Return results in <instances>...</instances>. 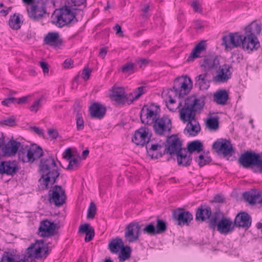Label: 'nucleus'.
Wrapping results in <instances>:
<instances>
[{
  "instance_id": "ea45409f",
  "label": "nucleus",
  "mask_w": 262,
  "mask_h": 262,
  "mask_svg": "<svg viewBox=\"0 0 262 262\" xmlns=\"http://www.w3.org/2000/svg\"><path fill=\"white\" fill-rule=\"evenodd\" d=\"M118 259L120 262H123L128 259L131 256L132 249L130 246H124L120 251Z\"/></svg>"
},
{
  "instance_id": "5fc2aeb1",
  "label": "nucleus",
  "mask_w": 262,
  "mask_h": 262,
  "mask_svg": "<svg viewBox=\"0 0 262 262\" xmlns=\"http://www.w3.org/2000/svg\"><path fill=\"white\" fill-rule=\"evenodd\" d=\"M145 87L140 86L136 88L133 91V94H134V99H135V100L138 99L141 96L145 93Z\"/></svg>"
},
{
  "instance_id": "b1692460",
  "label": "nucleus",
  "mask_w": 262,
  "mask_h": 262,
  "mask_svg": "<svg viewBox=\"0 0 262 262\" xmlns=\"http://www.w3.org/2000/svg\"><path fill=\"white\" fill-rule=\"evenodd\" d=\"M18 169L15 161H2L0 163V173L1 174L13 176L16 173Z\"/></svg>"
},
{
  "instance_id": "393cba45",
  "label": "nucleus",
  "mask_w": 262,
  "mask_h": 262,
  "mask_svg": "<svg viewBox=\"0 0 262 262\" xmlns=\"http://www.w3.org/2000/svg\"><path fill=\"white\" fill-rule=\"evenodd\" d=\"M111 99L119 104H124L125 101V89L122 87H113L112 89Z\"/></svg>"
},
{
  "instance_id": "c756f323",
  "label": "nucleus",
  "mask_w": 262,
  "mask_h": 262,
  "mask_svg": "<svg viewBox=\"0 0 262 262\" xmlns=\"http://www.w3.org/2000/svg\"><path fill=\"white\" fill-rule=\"evenodd\" d=\"M219 64V61L217 59L212 56H208L203 59L201 65L205 71H210L216 69Z\"/></svg>"
},
{
  "instance_id": "473e14b6",
  "label": "nucleus",
  "mask_w": 262,
  "mask_h": 262,
  "mask_svg": "<svg viewBox=\"0 0 262 262\" xmlns=\"http://www.w3.org/2000/svg\"><path fill=\"white\" fill-rule=\"evenodd\" d=\"M206 49V43L204 41H202L198 43L192 50L190 55L188 57L187 61L188 62L193 61L194 59L201 57L200 54Z\"/></svg>"
},
{
  "instance_id": "13d9d810",
  "label": "nucleus",
  "mask_w": 262,
  "mask_h": 262,
  "mask_svg": "<svg viewBox=\"0 0 262 262\" xmlns=\"http://www.w3.org/2000/svg\"><path fill=\"white\" fill-rule=\"evenodd\" d=\"M191 6L193 9L194 11L196 12L202 13V9L201 8V6L199 3V1H194L192 2L191 4Z\"/></svg>"
},
{
  "instance_id": "4468645a",
  "label": "nucleus",
  "mask_w": 262,
  "mask_h": 262,
  "mask_svg": "<svg viewBox=\"0 0 262 262\" xmlns=\"http://www.w3.org/2000/svg\"><path fill=\"white\" fill-rule=\"evenodd\" d=\"M151 137L150 130L147 127L142 126L135 131L132 140L137 145L144 146L149 143Z\"/></svg>"
},
{
  "instance_id": "72a5a7b5",
  "label": "nucleus",
  "mask_w": 262,
  "mask_h": 262,
  "mask_svg": "<svg viewBox=\"0 0 262 262\" xmlns=\"http://www.w3.org/2000/svg\"><path fill=\"white\" fill-rule=\"evenodd\" d=\"M35 248V258H42L44 255L45 257L48 254V247L44 246L43 241H37Z\"/></svg>"
},
{
  "instance_id": "a18cd8bd",
  "label": "nucleus",
  "mask_w": 262,
  "mask_h": 262,
  "mask_svg": "<svg viewBox=\"0 0 262 262\" xmlns=\"http://www.w3.org/2000/svg\"><path fill=\"white\" fill-rule=\"evenodd\" d=\"M209 219L208 223L209 228L212 230H215L218 226V223L221 219L220 214L215 212Z\"/></svg>"
},
{
  "instance_id": "e433bc0d",
  "label": "nucleus",
  "mask_w": 262,
  "mask_h": 262,
  "mask_svg": "<svg viewBox=\"0 0 262 262\" xmlns=\"http://www.w3.org/2000/svg\"><path fill=\"white\" fill-rule=\"evenodd\" d=\"M213 98L217 104L225 105L228 99V94L225 90H219L214 94Z\"/></svg>"
},
{
  "instance_id": "338daca9",
  "label": "nucleus",
  "mask_w": 262,
  "mask_h": 262,
  "mask_svg": "<svg viewBox=\"0 0 262 262\" xmlns=\"http://www.w3.org/2000/svg\"><path fill=\"white\" fill-rule=\"evenodd\" d=\"M41 101V99H39L36 100L34 103L30 106V110L31 112H34L35 113L37 112L38 108L40 105V102Z\"/></svg>"
},
{
  "instance_id": "a211bd4d",
  "label": "nucleus",
  "mask_w": 262,
  "mask_h": 262,
  "mask_svg": "<svg viewBox=\"0 0 262 262\" xmlns=\"http://www.w3.org/2000/svg\"><path fill=\"white\" fill-rule=\"evenodd\" d=\"M261 30V25L255 21H253L251 24L245 28V31L247 33L246 36L252 38L254 41L253 42H254V43H255V45H256L257 43L258 44L257 46H255L254 50H257L260 46L256 35L260 34Z\"/></svg>"
},
{
  "instance_id": "864d4df0",
  "label": "nucleus",
  "mask_w": 262,
  "mask_h": 262,
  "mask_svg": "<svg viewBox=\"0 0 262 262\" xmlns=\"http://www.w3.org/2000/svg\"><path fill=\"white\" fill-rule=\"evenodd\" d=\"M143 231L144 233L149 235H154L157 234L156 227L153 223H150L146 225L143 229Z\"/></svg>"
},
{
  "instance_id": "f03ea898",
  "label": "nucleus",
  "mask_w": 262,
  "mask_h": 262,
  "mask_svg": "<svg viewBox=\"0 0 262 262\" xmlns=\"http://www.w3.org/2000/svg\"><path fill=\"white\" fill-rule=\"evenodd\" d=\"M222 45L227 51L242 47L244 50L248 52L254 50L255 46L252 38L243 36L239 32L230 33L222 37Z\"/></svg>"
},
{
  "instance_id": "5701e85b",
  "label": "nucleus",
  "mask_w": 262,
  "mask_h": 262,
  "mask_svg": "<svg viewBox=\"0 0 262 262\" xmlns=\"http://www.w3.org/2000/svg\"><path fill=\"white\" fill-rule=\"evenodd\" d=\"M234 228V224L229 219L222 216L217 226V230L221 234H227L231 232Z\"/></svg>"
},
{
  "instance_id": "6e6d98bb",
  "label": "nucleus",
  "mask_w": 262,
  "mask_h": 262,
  "mask_svg": "<svg viewBox=\"0 0 262 262\" xmlns=\"http://www.w3.org/2000/svg\"><path fill=\"white\" fill-rule=\"evenodd\" d=\"M134 65L133 63L129 62L122 66L121 71L124 73L131 72L134 69Z\"/></svg>"
},
{
  "instance_id": "69168bd1",
  "label": "nucleus",
  "mask_w": 262,
  "mask_h": 262,
  "mask_svg": "<svg viewBox=\"0 0 262 262\" xmlns=\"http://www.w3.org/2000/svg\"><path fill=\"white\" fill-rule=\"evenodd\" d=\"M48 134L51 139H56L58 136V132L56 129L53 128L48 129Z\"/></svg>"
},
{
  "instance_id": "0e129e2a",
  "label": "nucleus",
  "mask_w": 262,
  "mask_h": 262,
  "mask_svg": "<svg viewBox=\"0 0 262 262\" xmlns=\"http://www.w3.org/2000/svg\"><path fill=\"white\" fill-rule=\"evenodd\" d=\"M73 157V155L72 154V150L70 148L66 149L62 156L63 158L67 161L70 160Z\"/></svg>"
},
{
  "instance_id": "c03bdc74",
  "label": "nucleus",
  "mask_w": 262,
  "mask_h": 262,
  "mask_svg": "<svg viewBox=\"0 0 262 262\" xmlns=\"http://www.w3.org/2000/svg\"><path fill=\"white\" fill-rule=\"evenodd\" d=\"M0 262H20L16 258L13 252L5 251L2 256Z\"/></svg>"
},
{
  "instance_id": "4d7b16f0",
  "label": "nucleus",
  "mask_w": 262,
  "mask_h": 262,
  "mask_svg": "<svg viewBox=\"0 0 262 262\" xmlns=\"http://www.w3.org/2000/svg\"><path fill=\"white\" fill-rule=\"evenodd\" d=\"M76 127L78 130H82L84 128L83 120L79 115H77L76 118Z\"/></svg>"
},
{
  "instance_id": "09e8293b",
  "label": "nucleus",
  "mask_w": 262,
  "mask_h": 262,
  "mask_svg": "<svg viewBox=\"0 0 262 262\" xmlns=\"http://www.w3.org/2000/svg\"><path fill=\"white\" fill-rule=\"evenodd\" d=\"M69 163L67 168L68 170H76L79 166L81 162L80 158H72L68 160Z\"/></svg>"
},
{
  "instance_id": "8fccbe9b",
  "label": "nucleus",
  "mask_w": 262,
  "mask_h": 262,
  "mask_svg": "<svg viewBox=\"0 0 262 262\" xmlns=\"http://www.w3.org/2000/svg\"><path fill=\"white\" fill-rule=\"evenodd\" d=\"M96 213V207L94 202H91L90 204L89 207L87 212L88 219H94Z\"/></svg>"
},
{
  "instance_id": "cd10ccee",
  "label": "nucleus",
  "mask_w": 262,
  "mask_h": 262,
  "mask_svg": "<svg viewBox=\"0 0 262 262\" xmlns=\"http://www.w3.org/2000/svg\"><path fill=\"white\" fill-rule=\"evenodd\" d=\"M231 67L225 64L220 67L219 74L216 76L215 79L217 81L224 82L227 81L230 77L231 73L230 71Z\"/></svg>"
},
{
  "instance_id": "f3484780",
  "label": "nucleus",
  "mask_w": 262,
  "mask_h": 262,
  "mask_svg": "<svg viewBox=\"0 0 262 262\" xmlns=\"http://www.w3.org/2000/svg\"><path fill=\"white\" fill-rule=\"evenodd\" d=\"M140 226L137 223L132 222L125 228L124 237L126 241L134 243L139 239L140 234Z\"/></svg>"
},
{
  "instance_id": "58836bf2",
  "label": "nucleus",
  "mask_w": 262,
  "mask_h": 262,
  "mask_svg": "<svg viewBox=\"0 0 262 262\" xmlns=\"http://www.w3.org/2000/svg\"><path fill=\"white\" fill-rule=\"evenodd\" d=\"M20 15L19 14L15 13L13 15L11 16L9 20V25L11 28L13 30H18L23 22L20 20ZM22 17V15H21Z\"/></svg>"
},
{
  "instance_id": "0eeeda50",
  "label": "nucleus",
  "mask_w": 262,
  "mask_h": 262,
  "mask_svg": "<svg viewBox=\"0 0 262 262\" xmlns=\"http://www.w3.org/2000/svg\"><path fill=\"white\" fill-rule=\"evenodd\" d=\"M238 162L244 168L255 167L262 173V154L246 151L241 155Z\"/></svg>"
},
{
  "instance_id": "1a4fd4ad",
  "label": "nucleus",
  "mask_w": 262,
  "mask_h": 262,
  "mask_svg": "<svg viewBox=\"0 0 262 262\" xmlns=\"http://www.w3.org/2000/svg\"><path fill=\"white\" fill-rule=\"evenodd\" d=\"M156 135L161 137H167L169 135L172 128V122L167 115L160 116L152 125Z\"/></svg>"
},
{
  "instance_id": "7ed1b4c3",
  "label": "nucleus",
  "mask_w": 262,
  "mask_h": 262,
  "mask_svg": "<svg viewBox=\"0 0 262 262\" xmlns=\"http://www.w3.org/2000/svg\"><path fill=\"white\" fill-rule=\"evenodd\" d=\"M180 76L177 77L174 81L173 89L164 90L162 93V97L166 103V105L171 112H176L180 106V102L177 103L176 98H180Z\"/></svg>"
},
{
  "instance_id": "f704fd0d",
  "label": "nucleus",
  "mask_w": 262,
  "mask_h": 262,
  "mask_svg": "<svg viewBox=\"0 0 262 262\" xmlns=\"http://www.w3.org/2000/svg\"><path fill=\"white\" fill-rule=\"evenodd\" d=\"M124 246L122 239L119 237L112 239L108 244V249L113 253H117Z\"/></svg>"
},
{
  "instance_id": "2f4dec72",
  "label": "nucleus",
  "mask_w": 262,
  "mask_h": 262,
  "mask_svg": "<svg viewBox=\"0 0 262 262\" xmlns=\"http://www.w3.org/2000/svg\"><path fill=\"white\" fill-rule=\"evenodd\" d=\"M203 144L200 140H194L188 143L186 151L192 155L193 152L201 153L203 151Z\"/></svg>"
},
{
  "instance_id": "e2e57ef3",
  "label": "nucleus",
  "mask_w": 262,
  "mask_h": 262,
  "mask_svg": "<svg viewBox=\"0 0 262 262\" xmlns=\"http://www.w3.org/2000/svg\"><path fill=\"white\" fill-rule=\"evenodd\" d=\"M16 100L17 99L15 97H9L2 101V104L4 106H9L11 104L14 103Z\"/></svg>"
},
{
  "instance_id": "2eb2a0df",
  "label": "nucleus",
  "mask_w": 262,
  "mask_h": 262,
  "mask_svg": "<svg viewBox=\"0 0 262 262\" xmlns=\"http://www.w3.org/2000/svg\"><path fill=\"white\" fill-rule=\"evenodd\" d=\"M212 149L219 154H222L224 156H231L233 153L231 142L223 138L218 139L213 143Z\"/></svg>"
},
{
  "instance_id": "aec40b11",
  "label": "nucleus",
  "mask_w": 262,
  "mask_h": 262,
  "mask_svg": "<svg viewBox=\"0 0 262 262\" xmlns=\"http://www.w3.org/2000/svg\"><path fill=\"white\" fill-rule=\"evenodd\" d=\"M148 155L152 159H158L161 157L163 155L166 153L165 150L164 144H154L147 145L146 146Z\"/></svg>"
},
{
  "instance_id": "9d476101",
  "label": "nucleus",
  "mask_w": 262,
  "mask_h": 262,
  "mask_svg": "<svg viewBox=\"0 0 262 262\" xmlns=\"http://www.w3.org/2000/svg\"><path fill=\"white\" fill-rule=\"evenodd\" d=\"M181 120L184 123H187L186 126L184 129V134L188 136H195L201 130V127L195 116H193L190 113L185 115L181 112Z\"/></svg>"
},
{
  "instance_id": "680f3d73",
  "label": "nucleus",
  "mask_w": 262,
  "mask_h": 262,
  "mask_svg": "<svg viewBox=\"0 0 262 262\" xmlns=\"http://www.w3.org/2000/svg\"><path fill=\"white\" fill-rule=\"evenodd\" d=\"M136 61L138 63L140 64V67H142V66H146L152 62V60L143 58H139L136 60Z\"/></svg>"
},
{
  "instance_id": "49530a36",
  "label": "nucleus",
  "mask_w": 262,
  "mask_h": 262,
  "mask_svg": "<svg viewBox=\"0 0 262 262\" xmlns=\"http://www.w3.org/2000/svg\"><path fill=\"white\" fill-rule=\"evenodd\" d=\"M191 155L186 151L185 148L181 147V165L183 166L189 165L191 162Z\"/></svg>"
},
{
  "instance_id": "bb28decb",
  "label": "nucleus",
  "mask_w": 262,
  "mask_h": 262,
  "mask_svg": "<svg viewBox=\"0 0 262 262\" xmlns=\"http://www.w3.org/2000/svg\"><path fill=\"white\" fill-rule=\"evenodd\" d=\"M43 41L47 45L54 47L60 46L62 43V39L57 32H49L45 37Z\"/></svg>"
},
{
  "instance_id": "4c0bfd02",
  "label": "nucleus",
  "mask_w": 262,
  "mask_h": 262,
  "mask_svg": "<svg viewBox=\"0 0 262 262\" xmlns=\"http://www.w3.org/2000/svg\"><path fill=\"white\" fill-rule=\"evenodd\" d=\"M209 152V151H203L199 156L195 157V161L200 167H203L211 162V158L208 156Z\"/></svg>"
},
{
  "instance_id": "3c124183",
  "label": "nucleus",
  "mask_w": 262,
  "mask_h": 262,
  "mask_svg": "<svg viewBox=\"0 0 262 262\" xmlns=\"http://www.w3.org/2000/svg\"><path fill=\"white\" fill-rule=\"evenodd\" d=\"M35 244H32L31 246L27 249L25 252V258L27 259L32 257L35 258Z\"/></svg>"
},
{
  "instance_id": "412c9836",
  "label": "nucleus",
  "mask_w": 262,
  "mask_h": 262,
  "mask_svg": "<svg viewBox=\"0 0 262 262\" xmlns=\"http://www.w3.org/2000/svg\"><path fill=\"white\" fill-rule=\"evenodd\" d=\"M21 144L16 140L11 139L7 144L2 147V151L4 155L8 156H14L19 149L23 147Z\"/></svg>"
},
{
  "instance_id": "20e7f679",
  "label": "nucleus",
  "mask_w": 262,
  "mask_h": 262,
  "mask_svg": "<svg viewBox=\"0 0 262 262\" xmlns=\"http://www.w3.org/2000/svg\"><path fill=\"white\" fill-rule=\"evenodd\" d=\"M43 155L42 149L34 144L21 147L18 151V159L23 163H32Z\"/></svg>"
},
{
  "instance_id": "a19ab883",
  "label": "nucleus",
  "mask_w": 262,
  "mask_h": 262,
  "mask_svg": "<svg viewBox=\"0 0 262 262\" xmlns=\"http://www.w3.org/2000/svg\"><path fill=\"white\" fill-rule=\"evenodd\" d=\"M207 74L204 73L196 77L195 81L201 90H206L209 86V80L207 79Z\"/></svg>"
},
{
  "instance_id": "de8ad7c7",
  "label": "nucleus",
  "mask_w": 262,
  "mask_h": 262,
  "mask_svg": "<svg viewBox=\"0 0 262 262\" xmlns=\"http://www.w3.org/2000/svg\"><path fill=\"white\" fill-rule=\"evenodd\" d=\"M167 230L166 223L161 219L157 220V225L156 230L157 234H161L165 232Z\"/></svg>"
},
{
  "instance_id": "f257e3e1",
  "label": "nucleus",
  "mask_w": 262,
  "mask_h": 262,
  "mask_svg": "<svg viewBox=\"0 0 262 262\" xmlns=\"http://www.w3.org/2000/svg\"><path fill=\"white\" fill-rule=\"evenodd\" d=\"M39 170L41 177L38 182L42 190H47L50 184L53 185L56 182L60 174L59 168L54 159L49 157L40 160Z\"/></svg>"
},
{
  "instance_id": "423d86ee",
  "label": "nucleus",
  "mask_w": 262,
  "mask_h": 262,
  "mask_svg": "<svg viewBox=\"0 0 262 262\" xmlns=\"http://www.w3.org/2000/svg\"><path fill=\"white\" fill-rule=\"evenodd\" d=\"M161 109L159 105L151 103L144 105L140 113L142 123L152 126L160 117Z\"/></svg>"
},
{
  "instance_id": "6ab92c4d",
  "label": "nucleus",
  "mask_w": 262,
  "mask_h": 262,
  "mask_svg": "<svg viewBox=\"0 0 262 262\" xmlns=\"http://www.w3.org/2000/svg\"><path fill=\"white\" fill-rule=\"evenodd\" d=\"M89 111L91 118L101 119L104 117L106 109L101 103L94 102L89 106Z\"/></svg>"
},
{
  "instance_id": "79ce46f5",
  "label": "nucleus",
  "mask_w": 262,
  "mask_h": 262,
  "mask_svg": "<svg viewBox=\"0 0 262 262\" xmlns=\"http://www.w3.org/2000/svg\"><path fill=\"white\" fill-rule=\"evenodd\" d=\"M206 127L211 130H216L219 128V118L215 117H209L206 121Z\"/></svg>"
},
{
  "instance_id": "ddd939ff",
  "label": "nucleus",
  "mask_w": 262,
  "mask_h": 262,
  "mask_svg": "<svg viewBox=\"0 0 262 262\" xmlns=\"http://www.w3.org/2000/svg\"><path fill=\"white\" fill-rule=\"evenodd\" d=\"M28 16L33 21L41 19L47 13L46 3L42 1H38L33 3L27 9Z\"/></svg>"
},
{
  "instance_id": "a878e982",
  "label": "nucleus",
  "mask_w": 262,
  "mask_h": 262,
  "mask_svg": "<svg viewBox=\"0 0 262 262\" xmlns=\"http://www.w3.org/2000/svg\"><path fill=\"white\" fill-rule=\"evenodd\" d=\"M243 197L247 202L251 204L261 203L262 202L261 193L254 190L244 192Z\"/></svg>"
},
{
  "instance_id": "7c9ffc66",
  "label": "nucleus",
  "mask_w": 262,
  "mask_h": 262,
  "mask_svg": "<svg viewBox=\"0 0 262 262\" xmlns=\"http://www.w3.org/2000/svg\"><path fill=\"white\" fill-rule=\"evenodd\" d=\"M79 232L81 233H85L84 241L89 242L93 239L95 235V231L93 227L89 224L81 225L79 227Z\"/></svg>"
},
{
  "instance_id": "37998d69",
  "label": "nucleus",
  "mask_w": 262,
  "mask_h": 262,
  "mask_svg": "<svg viewBox=\"0 0 262 262\" xmlns=\"http://www.w3.org/2000/svg\"><path fill=\"white\" fill-rule=\"evenodd\" d=\"M192 220V214L190 212L181 208V224L188 226Z\"/></svg>"
},
{
  "instance_id": "6e6552de",
  "label": "nucleus",
  "mask_w": 262,
  "mask_h": 262,
  "mask_svg": "<svg viewBox=\"0 0 262 262\" xmlns=\"http://www.w3.org/2000/svg\"><path fill=\"white\" fill-rule=\"evenodd\" d=\"M166 139V143H163L166 154H169L171 158L174 160L176 157L177 163L180 165V139L177 135L170 136H167Z\"/></svg>"
},
{
  "instance_id": "c9c22d12",
  "label": "nucleus",
  "mask_w": 262,
  "mask_h": 262,
  "mask_svg": "<svg viewBox=\"0 0 262 262\" xmlns=\"http://www.w3.org/2000/svg\"><path fill=\"white\" fill-rule=\"evenodd\" d=\"M181 95H185L189 93L192 89V82L190 78L187 75L181 76Z\"/></svg>"
},
{
  "instance_id": "c85d7f7f",
  "label": "nucleus",
  "mask_w": 262,
  "mask_h": 262,
  "mask_svg": "<svg viewBox=\"0 0 262 262\" xmlns=\"http://www.w3.org/2000/svg\"><path fill=\"white\" fill-rule=\"evenodd\" d=\"M211 215V208L207 206L201 205L197 209L195 214V220L204 221L207 219H209Z\"/></svg>"
},
{
  "instance_id": "4be33fe9",
  "label": "nucleus",
  "mask_w": 262,
  "mask_h": 262,
  "mask_svg": "<svg viewBox=\"0 0 262 262\" xmlns=\"http://www.w3.org/2000/svg\"><path fill=\"white\" fill-rule=\"evenodd\" d=\"M233 224L238 228H249L251 224V218L245 212L239 213L236 215Z\"/></svg>"
},
{
  "instance_id": "f8f14e48",
  "label": "nucleus",
  "mask_w": 262,
  "mask_h": 262,
  "mask_svg": "<svg viewBox=\"0 0 262 262\" xmlns=\"http://www.w3.org/2000/svg\"><path fill=\"white\" fill-rule=\"evenodd\" d=\"M49 202L56 206L60 207L66 202V195L65 190L59 185H55L48 192Z\"/></svg>"
},
{
  "instance_id": "603ef678",
  "label": "nucleus",
  "mask_w": 262,
  "mask_h": 262,
  "mask_svg": "<svg viewBox=\"0 0 262 262\" xmlns=\"http://www.w3.org/2000/svg\"><path fill=\"white\" fill-rule=\"evenodd\" d=\"M172 219L174 223L180 225V208L173 209L172 211Z\"/></svg>"
},
{
  "instance_id": "bf43d9fd",
  "label": "nucleus",
  "mask_w": 262,
  "mask_h": 262,
  "mask_svg": "<svg viewBox=\"0 0 262 262\" xmlns=\"http://www.w3.org/2000/svg\"><path fill=\"white\" fill-rule=\"evenodd\" d=\"M125 103L126 102L128 104H132L135 99H134V94H133V92L129 93H126L125 92Z\"/></svg>"
},
{
  "instance_id": "052dcab7",
  "label": "nucleus",
  "mask_w": 262,
  "mask_h": 262,
  "mask_svg": "<svg viewBox=\"0 0 262 262\" xmlns=\"http://www.w3.org/2000/svg\"><path fill=\"white\" fill-rule=\"evenodd\" d=\"M92 72V70L90 69L88 67H85L82 73V78L85 80L86 81L90 78V74Z\"/></svg>"
},
{
  "instance_id": "39448f33",
  "label": "nucleus",
  "mask_w": 262,
  "mask_h": 262,
  "mask_svg": "<svg viewBox=\"0 0 262 262\" xmlns=\"http://www.w3.org/2000/svg\"><path fill=\"white\" fill-rule=\"evenodd\" d=\"M75 17L76 15L70 7L64 6L54 11L52 21L56 26L61 28L71 23Z\"/></svg>"
},
{
  "instance_id": "9b49d317",
  "label": "nucleus",
  "mask_w": 262,
  "mask_h": 262,
  "mask_svg": "<svg viewBox=\"0 0 262 262\" xmlns=\"http://www.w3.org/2000/svg\"><path fill=\"white\" fill-rule=\"evenodd\" d=\"M204 105V101L201 99L197 98L194 96H189L186 99L184 106L181 108V112L185 115L191 113V115L195 117V113L202 110Z\"/></svg>"
},
{
  "instance_id": "774afa93",
  "label": "nucleus",
  "mask_w": 262,
  "mask_h": 262,
  "mask_svg": "<svg viewBox=\"0 0 262 262\" xmlns=\"http://www.w3.org/2000/svg\"><path fill=\"white\" fill-rule=\"evenodd\" d=\"M39 64L42 69L43 73L48 74L49 70L48 63L45 61H40Z\"/></svg>"
},
{
  "instance_id": "dca6fc26",
  "label": "nucleus",
  "mask_w": 262,
  "mask_h": 262,
  "mask_svg": "<svg viewBox=\"0 0 262 262\" xmlns=\"http://www.w3.org/2000/svg\"><path fill=\"white\" fill-rule=\"evenodd\" d=\"M57 225L46 219L42 221L38 230V234L42 237H49L56 233Z\"/></svg>"
}]
</instances>
